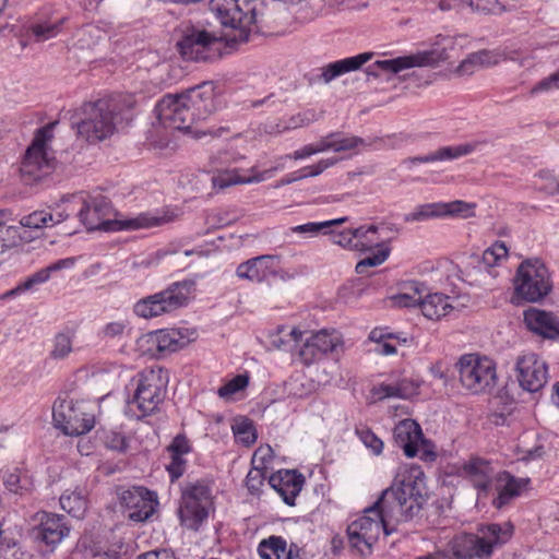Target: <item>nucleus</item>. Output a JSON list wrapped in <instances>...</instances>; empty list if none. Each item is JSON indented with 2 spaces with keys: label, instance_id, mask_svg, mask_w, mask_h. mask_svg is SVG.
Segmentation results:
<instances>
[{
  "label": "nucleus",
  "instance_id": "69168bd1",
  "mask_svg": "<svg viewBox=\"0 0 559 559\" xmlns=\"http://www.w3.org/2000/svg\"><path fill=\"white\" fill-rule=\"evenodd\" d=\"M264 479V471L252 467L246 477V486L251 493L255 495L260 491L261 487L263 486Z\"/></svg>",
  "mask_w": 559,
  "mask_h": 559
},
{
  "label": "nucleus",
  "instance_id": "1a4fd4ad",
  "mask_svg": "<svg viewBox=\"0 0 559 559\" xmlns=\"http://www.w3.org/2000/svg\"><path fill=\"white\" fill-rule=\"evenodd\" d=\"M56 124L57 122H50L36 131L21 165V173L25 179L39 180L53 168L55 158L50 151V143Z\"/></svg>",
  "mask_w": 559,
  "mask_h": 559
},
{
  "label": "nucleus",
  "instance_id": "f257e3e1",
  "mask_svg": "<svg viewBox=\"0 0 559 559\" xmlns=\"http://www.w3.org/2000/svg\"><path fill=\"white\" fill-rule=\"evenodd\" d=\"M425 495V474L420 466H401L393 484L348 524L349 546L364 557L371 555L381 534H393L400 523L407 522L419 513Z\"/></svg>",
  "mask_w": 559,
  "mask_h": 559
},
{
  "label": "nucleus",
  "instance_id": "cd10ccee",
  "mask_svg": "<svg viewBox=\"0 0 559 559\" xmlns=\"http://www.w3.org/2000/svg\"><path fill=\"white\" fill-rule=\"evenodd\" d=\"M420 380L415 378H403L395 383H380L373 386L371 393L378 400L397 397L411 399L418 393Z\"/></svg>",
  "mask_w": 559,
  "mask_h": 559
},
{
  "label": "nucleus",
  "instance_id": "58836bf2",
  "mask_svg": "<svg viewBox=\"0 0 559 559\" xmlns=\"http://www.w3.org/2000/svg\"><path fill=\"white\" fill-rule=\"evenodd\" d=\"M61 509L74 518H82L86 511L85 492L82 489L66 490L60 497Z\"/></svg>",
  "mask_w": 559,
  "mask_h": 559
},
{
  "label": "nucleus",
  "instance_id": "6e6d98bb",
  "mask_svg": "<svg viewBox=\"0 0 559 559\" xmlns=\"http://www.w3.org/2000/svg\"><path fill=\"white\" fill-rule=\"evenodd\" d=\"M236 439L246 447L255 442L257 435L253 425L248 420H242L233 426Z\"/></svg>",
  "mask_w": 559,
  "mask_h": 559
},
{
  "label": "nucleus",
  "instance_id": "603ef678",
  "mask_svg": "<svg viewBox=\"0 0 559 559\" xmlns=\"http://www.w3.org/2000/svg\"><path fill=\"white\" fill-rule=\"evenodd\" d=\"M249 383L248 374H237L231 380L222 385L217 393L219 397L230 400L236 393L245 390Z\"/></svg>",
  "mask_w": 559,
  "mask_h": 559
},
{
  "label": "nucleus",
  "instance_id": "f8f14e48",
  "mask_svg": "<svg viewBox=\"0 0 559 559\" xmlns=\"http://www.w3.org/2000/svg\"><path fill=\"white\" fill-rule=\"evenodd\" d=\"M52 419L55 426L68 436L85 435L95 426L94 414L86 402L58 400L52 407Z\"/></svg>",
  "mask_w": 559,
  "mask_h": 559
},
{
  "label": "nucleus",
  "instance_id": "f03ea898",
  "mask_svg": "<svg viewBox=\"0 0 559 559\" xmlns=\"http://www.w3.org/2000/svg\"><path fill=\"white\" fill-rule=\"evenodd\" d=\"M64 206L69 216L76 213L81 223L88 230H139L162 226L171 222L175 214L169 210H154L142 212L132 217L109 219L111 205L108 198L103 194L86 195L83 192L62 198L58 207Z\"/></svg>",
  "mask_w": 559,
  "mask_h": 559
},
{
  "label": "nucleus",
  "instance_id": "7c9ffc66",
  "mask_svg": "<svg viewBox=\"0 0 559 559\" xmlns=\"http://www.w3.org/2000/svg\"><path fill=\"white\" fill-rule=\"evenodd\" d=\"M502 61L500 50H479L467 56L457 67L456 72L469 76L483 68L496 66Z\"/></svg>",
  "mask_w": 559,
  "mask_h": 559
},
{
  "label": "nucleus",
  "instance_id": "dca6fc26",
  "mask_svg": "<svg viewBox=\"0 0 559 559\" xmlns=\"http://www.w3.org/2000/svg\"><path fill=\"white\" fill-rule=\"evenodd\" d=\"M518 380L528 392H537L548 380L546 362L534 353H526L516 361Z\"/></svg>",
  "mask_w": 559,
  "mask_h": 559
},
{
  "label": "nucleus",
  "instance_id": "9d476101",
  "mask_svg": "<svg viewBox=\"0 0 559 559\" xmlns=\"http://www.w3.org/2000/svg\"><path fill=\"white\" fill-rule=\"evenodd\" d=\"M211 10L223 26L237 32L235 40H248L255 23V8L251 0H211Z\"/></svg>",
  "mask_w": 559,
  "mask_h": 559
},
{
  "label": "nucleus",
  "instance_id": "412c9836",
  "mask_svg": "<svg viewBox=\"0 0 559 559\" xmlns=\"http://www.w3.org/2000/svg\"><path fill=\"white\" fill-rule=\"evenodd\" d=\"M507 257L508 248L503 242L497 241L486 249L480 258H472L469 264L473 266L476 275L479 276V278H475V281L486 284L487 277L493 278L498 276L495 266L500 265Z\"/></svg>",
  "mask_w": 559,
  "mask_h": 559
},
{
  "label": "nucleus",
  "instance_id": "423d86ee",
  "mask_svg": "<svg viewBox=\"0 0 559 559\" xmlns=\"http://www.w3.org/2000/svg\"><path fill=\"white\" fill-rule=\"evenodd\" d=\"M167 376L162 368H150L133 378L134 392L127 400L124 414L131 419H141L153 414L165 399Z\"/></svg>",
  "mask_w": 559,
  "mask_h": 559
},
{
  "label": "nucleus",
  "instance_id": "13d9d810",
  "mask_svg": "<svg viewBox=\"0 0 559 559\" xmlns=\"http://www.w3.org/2000/svg\"><path fill=\"white\" fill-rule=\"evenodd\" d=\"M332 151L342 152L357 147L362 140L357 136H344L341 133H330Z\"/></svg>",
  "mask_w": 559,
  "mask_h": 559
},
{
  "label": "nucleus",
  "instance_id": "864d4df0",
  "mask_svg": "<svg viewBox=\"0 0 559 559\" xmlns=\"http://www.w3.org/2000/svg\"><path fill=\"white\" fill-rule=\"evenodd\" d=\"M356 435L364 445L371 451L372 454L379 455L383 450V441L376 436L368 427L356 428Z\"/></svg>",
  "mask_w": 559,
  "mask_h": 559
},
{
  "label": "nucleus",
  "instance_id": "680f3d73",
  "mask_svg": "<svg viewBox=\"0 0 559 559\" xmlns=\"http://www.w3.org/2000/svg\"><path fill=\"white\" fill-rule=\"evenodd\" d=\"M338 162L336 157L320 159L316 165L304 167L299 170L300 177H316L321 175L325 169L334 166Z\"/></svg>",
  "mask_w": 559,
  "mask_h": 559
},
{
  "label": "nucleus",
  "instance_id": "a211bd4d",
  "mask_svg": "<svg viewBox=\"0 0 559 559\" xmlns=\"http://www.w3.org/2000/svg\"><path fill=\"white\" fill-rule=\"evenodd\" d=\"M444 51L432 49L394 59L378 60L374 64L386 72L399 73L415 67H433L444 60Z\"/></svg>",
  "mask_w": 559,
  "mask_h": 559
},
{
  "label": "nucleus",
  "instance_id": "c03bdc74",
  "mask_svg": "<svg viewBox=\"0 0 559 559\" xmlns=\"http://www.w3.org/2000/svg\"><path fill=\"white\" fill-rule=\"evenodd\" d=\"M442 207V202L426 203L418 205L412 212L404 215V221L411 223L443 217Z\"/></svg>",
  "mask_w": 559,
  "mask_h": 559
},
{
  "label": "nucleus",
  "instance_id": "39448f33",
  "mask_svg": "<svg viewBox=\"0 0 559 559\" xmlns=\"http://www.w3.org/2000/svg\"><path fill=\"white\" fill-rule=\"evenodd\" d=\"M82 115L74 123L78 135L92 143L112 135L117 127L128 119L127 111L114 98L84 104Z\"/></svg>",
  "mask_w": 559,
  "mask_h": 559
},
{
  "label": "nucleus",
  "instance_id": "72a5a7b5",
  "mask_svg": "<svg viewBox=\"0 0 559 559\" xmlns=\"http://www.w3.org/2000/svg\"><path fill=\"white\" fill-rule=\"evenodd\" d=\"M498 496L493 499L492 503L497 509L507 506L514 497L519 496L521 491L527 486L528 479L515 478L509 474H503L499 477Z\"/></svg>",
  "mask_w": 559,
  "mask_h": 559
},
{
  "label": "nucleus",
  "instance_id": "473e14b6",
  "mask_svg": "<svg viewBox=\"0 0 559 559\" xmlns=\"http://www.w3.org/2000/svg\"><path fill=\"white\" fill-rule=\"evenodd\" d=\"M372 58V52H362L329 63L322 72V79L329 83L335 78L358 70Z\"/></svg>",
  "mask_w": 559,
  "mask_h": 559
},
{
  "label": "nucleus",
  "instance_id": "4c0bfd02",
  "mask_svg": "<svg viewBox=\"0 0 559 559\" xmlns=\"http://www.w3.org/2000/svg\"><path fill=\"white\" fill-rule=\"evenodd\" d=\"M64 17L53 15L46 20H39L29 27L31 36L35 41H46L58 36L62 29Z\"/></svg>",
  "mask_w": 559,
  "mask_h": 559
},
{
  "label": "nucleus",
  "instance_id": "8fccbe9b",
  "mask_svg": "<svg viewBox=\"0 0 559 559\" xmlns=\"http://www.w3.org/2000/svg\"><path fill=\"white\" fill-rule=\"evenodd\" d=\"M442 206L443 217L451 216L468 218L474 216V203L456 200L452 202H442Z\"/></svg>",
  "mask_w": 559,
  "mask_h": 559
},
{
  "label": "nucleus",
  "instance_id": "4be33fe9",
  "mask_svg": "<svg viewBox=\"0 0 559 559\" xmlns=\"http://www.w3.org/2000/svg\"><path fill=\"white\" fill-rule=\"evenodd\" d=\"M342 345V338L338 332L321 330L306 338L300 355L306 360H312L320 354L332 353Z\"/></svg>",
  "mask_w": 559,
  "mask_h": 559
},
{
  "label": "nucleus",
  "instance_id": "09e8293b",
  "mask_svg": "<svg viewBox=\"0 0 559 559\" xmlns=\"http://www.w3.org/2000/svg\"><path fill=\"white\" fill-rule=\"evenodd\" d=\"M477 143H464L454 146H444L435 152L436 162L452 160L473 153Z\"/></svg>",
  "mask_w": 559,
  "mask_h": 559
},
{
  "label": "nucleus",
  "instance_id": "5701e85b",
  "mask_svg": "<svg viewBox=\"0 0 559 559\" xmlns=\"http://www.w3.org/2000/svg\"><path fill=\"white\" fill-rule=\"evenodd\" d=\"M70 533V527L64 516L43 512L39 518L38 538L47 546L56 547Z\"/></svg>",
  "mask_w": 559,
  "mask_h": 559
},
{
  "label": "nucleus",
  "instance_id": "a878e982",
  "mask_svg": "<svg viewBox=\"0 0 559 559\" xmlns=\"http://www.w3.org/2000/svg\"><path fill=\"white\" fill-rule=\"evenodd\" d=\"M75 264V258H66L60 259L47 267H44L29 277H27L24 282L20 283L15 288L10 289L5 292L2 295V299H9L14 298L15 296L32 289L34 286L46 283L49 278L51 273L63 270V269H71Z\"/></svg>",
  "mask_w": 559,
  "mask_h": 559
},
{
  "label": "nucleus",
  "instance_id": "a18cd8bd",
  "mask_svg": "<svg viewBox=\"0 0 559 559\" xmlns=\"http://www.w3.org/2000/svg\"><path fill=\"white\" fill-rule=\"evenodd\" d=\"M370 341L377 343L376 352L381 355H393L396 353V347L390 340L397 338L399 336L390 333L386 328H376L369 334Z\"/></svg>",
  "mask_w": 559,
  "mask_h": 559
},
{
  "label": "nucleus",
  "instance_id": "338daca9",
  "mask_svg": "<svg viewBox=\"0 0 559 559\" xmlns=\"http://www.w3.org/2000/svg\"><path fill=\"white\" fill-rule=\"evenodd\" d=\"M128 325L127 320L109 322L103 328V335L108 338L121 337L128 330Z\"/></svg>",
  "mask_w": 559,
  "mask_h": 559
},
{
  "label": "nucleus",
  "instance_id": "0e129e2a",
  "mask_svg": "<svg viewBox=\"0 0 559 559\" xmlns=\"http://www.w3.org/2000/svg\"><path fill=\"white\" fill-rule=\"evenodd\" d=\"M185 456L182 454H169L170 462L166 464V469L173 481L181 477L186 471L187 460Z\"/></svg>",
  "mask_w": 559,
  "mask_h": 559
},
{
  "label": "nucleus",
  "instance_id": "c756f323",
  "mask_svg": "<svg viewBox=\"0 0 559 559\" xmlns=\"http://www.w3.org/2000/svg\"><path fill=\"white\" fill-rule=\"evenodd\" d=\"M258 552L262 559H302L301 549L296 544H290L287 548L286 540L282 537L271 536L264 539L258 547Z\"/></svg>",
  "mask_w": 559,
  "mask_h": 559
},
{
  "label": "nucleus",
  "instance_id": "c9c22d12",
  "mask_svg": "<svg viewBox=\"0 0 559 559\" xmlns=\"http://www.w3.org/2000/svg\"><path fill=\"white\" fill-rule=\"evenodd\" d=\"M427 287L419 282L411 281L402 285L400 293L391 297V301L397 307H420Z\"/></svg>",
  "mask_w": 559,
  "mask_h": 559
},
{
  "label": "nucleus",
  "instance_id": "79ce46f5",
  "mask_svg": "<svg viewBox=\"0 0 559 559\" xmlns=\"http://www.w3.org/2000/svg\"><path fill=\"white\" fill-rule=\"evenodd\" d=\"M285 390L288 396L307 399L316 392L317 383L302 374H296L286 382Z\"/></svg>",
  "mask_w": 559,
  "mask_h": 559
},
{
  "label": "nucleus",
  "instance_id": "2f4dec72",
  "mask_svg": "<svg viewBox=\"0 0 559 559\" xmlns=\"http://www.w3.org/2000/svg\"><path fill=\"white\" fill-rule=\"evenodd\" d=\"M420 310L427 319L440 320L454 311L455 306L449 296L435 293L424 296Z\"/></svg>",
  "mask_w": 559,
  "mask_h": 559
},
{
  "label": "nucleus",
  "instance_id": "2eb2a0df",
  "mask_svg": "<svg viewBox=\"0 0 559 559\" xmlns=\"http://www.w3.org/2000/svg\"><path fill=\"white\" fill-rule=\"evenodd\" d=\"M120 499L127 516L134 522H144L150 519L158 506L157 495L144 487L124 490Z\"/></svg>",
  "mask_w": 559,
  "mask_h": 559
},
{
  "label": "nucleus",
  "instance_id": "b1692460",
  "mask_svg": "<svg viewBox=\"0 0 559 559\" xmlns=\"http://www.w3.org/2000/svg\"><path fill=\"white\" fill-rule=\"evenodd\" d=\"M270 485L288 506H294L296 497L301 491L304 477L296 471H278L270 477Z\"/></svg>",
  "mask_w": 559,
  "mask_h": 559
},
{
  "label": "nucleus",
  "instance_id": "a19ab883",
  "mask_svg": "<svg viewBox=\"0 0 559 559\" xmlns=\"http://www.w3.org/2000/svg\"><path fill=\"white\" fill-rule=\"evenodd\" d=\"M356 239V251L366 252L373 248H384L383 240L378 234V227L374 225L357 227Z\"/></svg>",
  "mask_w": 559,
  "mask_h": 559
},
{
  "label": "nucleus",
  "instance_id": "f704fd0d",
  "mask_svg": "<svg viewBox=\"0 0 559 559\" xmlns=\"http://www.w3.org/2000/svg\"><path fill=\"white\" fill-rule=\"evenodd\" d=\"M347 221V217H340L335 219L324 222H308L302 225H296L289 227L286 231V236L297 235L302 239L314 238L319 235H328L332 233L334 226H338Z\"/></svg>",
  "mask_w": 559,
  "mask_h": 559
},
{
  "label": "nucleus",
  "instance_id": "4d7b16f0",
  "mask_svg": "<svg viewBox=\"0 0 559 559\" xmlns=\"http://www.w3.org/2000/svg\"><path fill=\"white\" fill-rule=\"evenodd\" d=\"M389 257V250L386 248H380L378 251L365 259L360 260L356 264V272L358 274H365L368 267H374L382 264Z\"/></svg>",
  "mask_w": 559,
  "mask_h": 559
},
{
  "label": "nucleus",
  "instance_id": "5fc2aeb1",
  "mask_svg": "<svg viewBox=\"0 0 559 559\" xmlns=\"http://www.w3.org/2000/svg\"><path fill=\"white\" fill-rule=\"evenodd\" d=\"M534 187L547 194L559 193V181L548 170H543L536 175Z\"/></svg>",
  "mask_w": 559,
  "mask_h": 559
},
{
  "label": "nucleus",
  "instance_id": "7ed1b4c3",
  "mask_svg": "<svg viewBox=\"0 0 559 559\" xmlns=\"http://www.w3.org/2000/svg\"><path fill=\"white\" fill-rule=\"evenodd\" d=\"M215 110L214 87L210 83L190 88L181 95L164 96L155 106L158 121L166 128L188 130Z\"/></svg>",
  "mask_w": 559,
  "mask_h": 559
},
{
  "label": "nucleus",
  "instance_id": "4468645a",
  "mask_svg": "<svg viewBox=\"0 0 559 559\" xmlns=\"http://www.w3.org/2000/svg\"><path fill=\"white\" fill-rule=\"evenodd\" d=\"M222 43L217 36L198 27L187 28L178 41L182 58L190 61H210L219 56Z\"/></svg>",
  "mask_w": 559,
  "mask_h": 559
},
{
  "label": "nucleus",
  "instance_id": "bb28decb",
  "mask_svg": "<svg viewBox=\"0 0 559 559\" xmlns=\"http://www.w3.org/2000/svg\"><path fill=\"white\" fill-rule=\"evenodd\" d=\"M148 343L156 346L159 353H173L183 348L191 338L187 330L164 329L148 334Z\"/></svg>",
  "mask_w": 559,
  "mask_h": 559
},
{
  "label": "nucleus",
  "instance_id": "c85d7f7f",
  "mask_svg": "<svg viewBox=\"0 0 559 559\" xmlns=\"http://www.w3.org/2000/svg\"><path fill=\"white\" fill-rule=\"evenodd\" d=\"M272 178V171H262L255 175H249L246 171H240L237 168H226L217 170L212 177V182L215 188L224 189L234 185L261 182Z\"/></svg>",
  "mask_w": 559,
  "mask_h": 559
},
{
  "label": "nucleus",
  "instance_id": "bf43d9fd",
  "mask_svg": "<svg viewBox=\"0 0 559 559\" xmlns=\"http://www.w3.org/2000/svg\"><path fill=\"white\" fill-rule=\"evenodd\" d=\"M332 241L335 245H338L345 249L355 250L357 247V239H356V228L354 229H346L341 233H334L332 229Z\"/></svg>",
  "mask_w": 559,
  "mask_h": 559
},
{
  "label": "nucleus",
  "instance_id": "de8ad7c7",
  "mask_svg": "<svg viewBox=\"0 0 559 559\" xmlns=\"http://www.w3.org/2000/svg\"><path fill=\"white\" fill-rule=\"evenodd\" d=\"M319 117L317 112L312 109H308L304 112H298L289 117L287 120L276 124L275 131L281 133L284 131L301 128L317 121Z\"/></svg>",
  "mask_w": 559,
  "mask_h": 559
},
{
  "label": "nucleus",
  "instance_id": "e433bc0d",
  "mask_svg": "<svg viewBox=\"0 0 559 559\" xmlns=\"http://www.w3.org/2000/svg\"><path fill=\"white\" fill-rule=\"evenodd\" d=\"M69 217V213L64 212V206L58 207L55 214L45 211H35L29 215L23 216L20 224L27 228H44L59 224Z\"/></svg>",
  "mask_w": 559,
  "mask_h": 559
},
{
  "label": "nucleus",
  "instance_id": "aec40b11",
  "mask_svg": "<svg viewBox=\"0 0 559 559\" xmlns=\"http://www.w3.org/2000/svg\"><path fill=\"white\" fill-rule=\"evenodd\" d=\"M393 436L395 443L403 449L407 457L416 456L427 444L420 426L413 419L401 420L395 426Z\"/></svg>",
  "mask_w": 559,
  "mask_h": 559
},
{
  "label": "nucleus",
  "instance_id": "052dcab7",
  "mask_svg": "<svg viewBox=\"0 0 559 559\" xmlns=\"http://www.w3.org/2000/svg\"><path fill=\"white\" fill-rule=\"evenodd\" d=\"M273 461V450L270 445H260L253 453L252 465L255 468L267 469Z\"/></svg>",
  "mask_w": 559,
  "mask_h": 559
},
{
  "label": "nucleus",
  "instance_id": "ea45409f",
  "mask_svg": "<svg viewBox=\"0 0 559 559\" xmlns=\"http://www.w3.org/2000/svg\"><path fill=\"white\" fill-rule=\"evenodd\" d=\"M302 332L297 329L278 328L276 334L271 336V344L282 350H294L302 341Z\"/></svg>",
  "mask_w": 559,
  "mask_h": 559
},
{
  "label": "nucleus",
  "instance_id": "49530a36",
  "mask_svg": "<svg viewBox=\"0 0 559 559\" xmlns=\"http://www.w3.org/2000/svg\"><path fill=\"white\" fill-rule=\"evenodd\" d=\"M450 0H443L440 3L441 10H449L452 8L469 7L474 11H481L487 13H493L497 11V0H454L455 3L451 4Z\"/></svg>",
  "mask_w": 559,
  "mask_h": 559
},
{
  "label": "nucleus",
  "instance_id": "f3484780",
  "mask_svg": "<svg viewBox=\"0 0 559 559\" xmlns=\"http://www.w3.org/2000/svg\"><path fill=\"white\" fill-rule=\"evenodd\" d=\"M457 473L478 490V498L487 493L497 474L490 461L477 456L462 463Z\"/></svg>",
  "mask_w": 559,
  "mask_h": 559
},
{
  "label": "nucleus",
  "instance_id": "6ab92c4d",
  "mask_svg": "<svg viewBox=\"0 0 559 559\" xmlns=\"http://www.w3.org/2000/svg\"><path fill=\"white\" fill-rule=\"evenodd\" d=\"M278 257L264 254L251 258L240 263L236 269V276L239 280L251 283H263L277 273Z\"/></svg>",
  "mask_w": 559,
  "mask_h": 559
},
{
  "label": "nucleus",
  "instance_id": "20e7f679",
  "mask_svg": "<svg viewBox=\"0 0 559 559\" xmlns=\"http://www.w3.org/2000/svg\"><path fill=\"white\" fill-rule=\"evenodd\" d=\"M512 534L513 526L508 522L481 525L475 534L462 533L455 535L447 547L438 554L456 559H486L492 555L497 547L509 542Z\"/></svg>",
  "mask_w": 559,
  "mask_h": 559
},
{
  "label": "nucleus",
  "instance_id": "e2e57ef3",
  "mask_svg": "<svg viewBox=\"0 0 559 559\" xmlns=\"http://www.w3.org/2000/svg\"><path fill=\"white\" fill-rule=\"evenodd\" d=\"M559 90V70L549 76L540 80L535 86L532 87L531 94L538 95L550 93Z\"/></svg>",
  "mask_w": 559,
  "mask_h": 559
},
{
  "label": "nucleus",
  "instance_id": "ddd939ff",
  "mask_svg": "<svg viewBox=\"0 0 559 559\" xmlns=\"http://www.w3.org/2000/svg\"><path fill=\"white\" fill-rule=\"evenodd\" d=\"M213 510L212 490L205 483L188 485L181 497L179 516L181 524L197 531Z\"/></svg>",
  "mask_w": 559,
  "mask_h": 559
},
{
  "label": "nucleus",
  "instance_id": "3c124183",
  "mask_svg": "<svg viewBox=\"0 0 559 559\" xmlns=\"http://www.w3.org/2000/svg\"><path fill=\"white\" fill-rule=\"evenodd\" d=\"M72 337L70 332L58 333L53 338L50 356L55 359H64L72 352Z\"/></svg>",
  "mask_w": 559,
  "mask_h": 559
},
{
  "label": "nucleus",
  "instance_id": "0eeeda50",
  "mask_svg": "<svg viewBox=\"0 0 559 559\" xmlns=\"http://www.w3.org/2000/svg\"><path fill=\"white\" fill-rule=\"evenodd\" d=\"M462 388L469 394H489L498 383L497 364L476 353L462 355L454 365Z\"/></svg>",
  "mask_w": 559,
  "mask_h": 559
},
{
  "label": "nucleus",
  "instance_id": "37998d69",
  "mask_svg": "<svg viewBox=\"0 0 559 559\" xmlns=\"http://www.w3.org/2000/svg\"><path fill=\"white\" fill-rule=\"evenodd\" d=\"M3 484L9 491L19 495L28 492L33 488V481L27 474L19 469L5 472L3 476Z\"/></svg>",
  "mask_w": 559,
  "mask_h": 559
},
{
  "label": "nucleus",
  "instance_id": "9b49d317",
  "mask_svg": "<svg viewBox=\"0 0 559 559\" xmlns=\"http://www.w3.org/2000/svg\"><path fill=\"white\" fill-rule=\"evenodd\" d=\"M551 290L550 275L545 264L535 260L523 261L514 277L516 297L530 302L542 300Z\"/></svg>",
  "mask_w": 559,
  "mask_h": 559
},
{
  "label": "nucleus",
  "instance_id": "774afa93",
  "mask_svg": "<svg viewBox=\"0 0 559 559\" xmlns=\"http://www.w3.org/2000/svg\"><path fill=\"white\" fill-rule=\"evenodd\" d=\"M191 447L189 440L186 437L177 436L173 442L167 447L168 454H182L187 455L190 453Z\"/></svg>",
  "mask_w": 559,
  "mask_h": 559
},
{
  "label": "nucleus",
  "instance_id": "393cba45",
  "mask_svg": "<svg viewBox=\"0 0 559 559\" xmlns=\"http://www.w3.org/2000/svg\"><path fill=\"white\" fill-rule=\"evenodd\" d=\"M524 322L532 332L543 337H559V319L551 312L530 308L524 312Z\"/></svg>",
  "mask_w": 559,
  "mask_h": 559
},
{
  "label": "nucleus",
  "instance_id": "6e6552de",
  "mask_svg": "<svg viewBox=\"0 0 559 559\" xmlns=\"http://www.w3.org/2000/svg\"><path fill=\"white\" fill-rule=\"evenodd\" d=\"M194 282L185 280L169 285L166 289L140 299L134 304V313L143 319H152L185 307L194 290Z\"/></svg>",
  "mask_w": 559,
  "mask_h": 559
}]
</instances>
